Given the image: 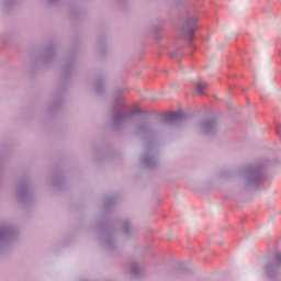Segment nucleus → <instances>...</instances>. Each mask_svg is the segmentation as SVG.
<instances>
[{
	"mask_svg": "<svg viewBox=\"0 0 281 281\" xmlns=\"http://www.w3.org/2000/svg\"><path fill=\"white\" fill-rule=\"evenodd\" d=\"M205 88H206L205 83H200V85H198V86H196V91H198V93H199L200 95H203V93H204V91H205Z\"/></svg>",
	"mask_w": 281,
	"mask_h": 281,
	"instance_id": "1",
	"label": "nucleus"
},
{
	"mask_svg": "<svg viewBox=\"0 0 281 281\" xmlns=\"http://www.w3.org/2000/svg\"><path fill=\"white\" fill-rule=\"evenodd\" d=\"M183 117V115L181 113H173L171 115V120L178 121L181 120Z\"/></svg>",
	"mask_w": 281,
	"mask_h": 281,
	"instance_id": "2",
	"label": "nucleus"
},
{
	"mask_svg": "<svg viewBox=\"0 0 281 281\" xmlns=\"http://www.w3.org/2000/svg\"><path fill=\"white\" fill-rule=\"evenodd\" d=\"M203 126H204V128H210V126H214V123H212V122H206V123H204L203 124Z\"/></svg>",
	"mask_w": 281,
	"mask_h": 281,
	"instance_id": "3",
	"label": "nucleus"
},
{
	"mask_svg": "<svg viewBox=\"0 0 281 281\" xmlns=\"http://www.w3.org/2000/svg\"><path fill=\"white\" fill-rule=\"evenodd\" d=\"M277 262H278L279 265H281V255H280V254L277 255Z\"/></svg>",
	"mask_w": 281,
	"mask_h": 281,
	"instance_id": "4",
	"label": "nucleus"
}]
</instances>
